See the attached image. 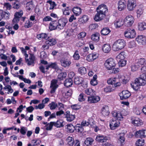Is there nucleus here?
I'll return each mask as SVG.
<instances>
[{"mask_svg":"<svg viewBox=\"0 0 146 146\" xmlns=\"http://www.w3.org/2000/svg\"><path fill=\"white\" fill-rule=\"evenodd\" d=\"M101 111L102 115L104 116H107L109 114V109L107 106H103Z\"/></svg>","mask_w":146,"mask_h":146,"instance_id":"6ab92c4d","label":"nucleus"},{"mask_svg":"<svg viewBox=\"0 0 146 146\" xmlns=\"http://www.w3.org/2000/svg\"><path fill=\"white\" fill-rule=\"evenodd\" d=\"M47 3H49L50 4V7L49 9L50 10L53 9L54 7L56 6V4L54 2L51 1H48Z\"/></svg>","mask_w":146,"mask_h":146,"instance_id":"4d7b16f0","label":"nucleus"},{"mask_svg":"<svg viewBox=\"0 0 146 146\" xmlns=\"http://www.w3.org/2000/svg\"><path fill=\"white\" fill-rule=\"evenodd\" d=\"M58 21H54L50 23L49 27L50 30H53L55 29H58Z\"/></svg>","mask_w":146,"mask_h":146,"instance_id":"412c9836","label":"nucleus"},{"mask_svg":"<svg viewBox=\"0 0 146 146\" xmlns=\"http://www.w3.org/2000/svg\"><path fill=\"white\" fill-rule=\"evenodd\" d=\"M49 68L56 69L58 68V66L56 62L50 63L46 66V70H48Z\"/></svg>","mask_w":146,"mask_h":146,"instance_id":"393cba45","label":"nucleus"},{"mask_svg":"<svg viewBox=\"0 0 146 146\" xmlns=\"http://www.w3.org/2000/svg\"><path fill=\"white\" fill-rule=\"evenodd\" d=\"M111 32L110 30L108 28H103L101 31V34L104 36L108 35Z\"/></svg>","mask_w":146,"mask_h":146,"instance_id":"c9c22d12","label":"nucleus"},{"mask_svg":"<svg viewBox=\"0 0 146 146\" xmlns=\"http://www.w3.org/2000/svg\"><path fill=\"white\" fill-rule=\"evenodd\" d=\"M126 2L125 0H119L117 3L118 10L121 11L125 9L126 7Z\"/></svg>","mask_w":146,"mask_h":146,"instance_id":"f8f14e48","label":"nucleus"},{"mask_svg":"<svg viewBox=\"0 0 146 146\" xmlns=\"http://www.w3.org/2000/svg\"><path fill=\"white\" fill-rule=\"evenodd\" d=\"M143 130H139L136 132L135 136L137 137L143 138Z\"/></svg>","mask_w":146,"mask_h":146,"instance_id":"c03bdc74","label":"nucleus"},{"mask_svg":"<svg viewBox=\"0 0 146 146\" xmlns=\"http://www.w3.org/2000/svg\"><path fill=\"white\" fill-rule=\"evenodd\" d=\"M66 89H64V90L65 92H63L62 93L63 95L65 97V98H67L70 97L72 93V90L71 89H68V90H65Z\"/></svg>","mask_w":146,"mask_h":146,"instance_id":"aec40b11","label":"nucleus"},{"mask_svg":"<svg viewBox=\"0 0 146 146\" xmlns=\"http://www.w3.org/2000/svg\"><path fill=\"white\" fill-rule=\"evenodd\" d=\"M81 10L80 8L77 7H74L72 10L76 16L79 15L81 14Z\"/></svg>","mask_w":146,"mask_h":146,"instance_id":"473e14b6","label":"nucleus"},{"mask_svg":"<svg viewBox=\"0 0 146 146\" xmlns=\"http://www.w3.org/2000/svg\"><path fill=\"white\" fill-rule=\"evenodd\" d=\"M37 38L39 40H41L43 38L46 39L48 38L47 35L45 33H42L38 35H37Z\"/></svg>","mask_w":146,"mask_h":146,"instance_id":"ea45409f","label":"nucleus"},{"mask_svg":"<svg viewBox=\"0 0 146 146\" xmlns=\"http://www.w3.org/2000/svg\"><path fill=\"white\" fill-rule=\"evenodd\" d=\"M54 126L57 127H62L63 125V121L61 120H58L56 122H53Z\"/></svg>","mask_w":146,"mask_h":146,"instance_id":"cd10ccee","label":"nucleus"},{"mask_svg":"<svg viewBox=\"0 0 146 146\" xmlns=\"http://www.w3.org/2000/svg\"><path fill=\"white\" fill-rule=\"evenodd\" d=\"M126 56V53L124 52H122L120 53L116 57L117 60H123Z\"/></svg>","mask_w":146,"mask_h":146,"instance_id":"a878e982","label":"nucleus"},{"mask_svg":"<svg viewBox=\"0 0 146 146\" xmlns=\"http://www.w3.org/2000/svg\"><path fill=\"white\" fill-rule=\"evenodd\" d=\"M23 14V11H20L19 12H16L14 14L15 17L18 18L19 19L22 17Z\"/></svg>","mask_w":146,"mask_h":146,"instance_id":"13d9d810","label":"nucleus"},{"mask_svg":"<svg viewBox=\"0 0 146 146\" xmlns=\"http://www.w3.org/2000/svg\"><path fill=\"white\" fill-rule=\"evenodd\" d=\"M136 40L140 44L144 45L146 43V36L139 35L136 38Z\"/></svg>","mask_w":146,"mask_h":146,"instance_id":"dca6fc26","label":"nucleus"},{"mask_svg":"<svg viewBox=\"0 0 146 146\" xmlns=\"http://www.w3.org/2000/svg\"><path fill=\"white\" fill-rule=\"evenodd\" d=\"M119 79L116 78H110L108 80L107 83L109 84L113 85L114 87H117L121 85V83L118 82Z\"/></svg>","mask_w":146,"mask_h":146,"instance_id":"9d476101","label":"nucleus"},{"mask_svg":"<svg viewBox=\"0 0 146 146\" xmlns=\"http://www.w3.org/2000/svg\"><path fill=\"white\" fill-rule=\"evenodd\" d=\"M67 74L66 72H62L58 75V78L60 80H61L65 78Z\"/></svg>","mask_w":146,"mask_h":146,"instance_id":"de8ad7c7","label":"nucleus"},{"mask_svg":"<svg viewBox=\"0 0 146 146\" xmlns=\"http://www.w3.org/2000/svg\"><path fill=\"white\" fill-rule=\"evenodd\" d=\"M134 20L133 16L131 15H129L126 16L123 20L124 25L127 27H131L133 23Z\"/></svg>","mask_w":146,"mask_h":146,"instance_id":"20e7f679","label":"nucleus"},{"mask_svg":"<svg viewBox=\"0 0 146 146\" xmlns=\"http://www.w3.org/2000/svg\"><path fill=\"white\" fill-rule=\"evenodd\" d=\"M72 83V80L71 78L66 79L64 82V85L67 87L70 86Z\"/></svg>","mask_w":146,"mask_h":146,"instance_id":"72a5a7b5","label":"nucleus"},{"mask_svg":"<svg viewBox=\"0 0 146 146\" xmlns=\"http://www.w3.org/2000/svg\"><path fill=\"white\" fill-rule=\"evenodd\" d=\"M136 0H128L127 8L129 11H132L135 9L137 6Z\"/></svg>","mask_w":146,"mask_h":146,"instance_id":"0eeeda50","label":"nucleus"},{"mask_svg":"<svg viewBox=\"0 0 146 146\" xmlns=\"http://www.w3.org/2000/svg\"><path fill=\"white\" fill-rule=\"evenodd\" d=\"M97 13L94 18V20L98 21L103 19L106 16V13L108 11L106 5L101 4L99 5L96 9Z\"/></svg>","mask_w":146,"mask_h":146,"instance_id":"f257e3e1","label":"nucleus"},{"mask_svg":"<svg viewBox=\"0 0 146 146\" xmlns=\"http://www.w3.org/2000/svg\"><path fill=\"white\" fill-rule=\"evenodd\" d=\"M67 131L68 132L72 133L75 129V127L71 124H68L67 125Z\"/></svg>","mask_w":146,"mask_h":146,"instance_id":"a19ab883","label":"nucleus"},{"mask_svg":"<svg viewBox=\"0 0 146 146\" xmlns=\"http://www.w3.org/2000/svg\"><path fill=\"white\" fill-rule=\"evenodd\" d=\"M102 146H114L112 142L110 140L107 141L104 144H102Z\"/></svg>","mask_w":146,"mask_h":146,"instance_id":"774afa93","label":"nucleus"},{"mask_svg":"<svg viewBox=\"0 0 146 146\" xmlns=\"http://www.w3.org/2000/svg\"><path fill=\"white\" fill-rule=\"evenodd\" d=\"M75 129L78 132L81 133L83 130V128L82 126L79 124H77L75 127Z\"/></svg>","mask_w":146,"mask_h":146,"instance_id":"3c124183","label":"nucleus"},{"mask_svg":"<svg viewBox=\"0 0 146 146\" xmlns=\"http://www.w3.org/2000/svg\"><path fill=\"white\" fill-rule=\"evenodd\" d=\"M100 100V97L97 96H91L88 97V101L90 103L98 102Z\"/></svg>","mask_w":146,"mask_h":146,"instance_id":"2eb2a0df","label":"nucleus"},{"mask_svg":"<svg viewBox=\"0 0 146 146\" xmlns=\"http://www.w3.org/2000/svg\"><path fill=\"white\" fill-rule=\"evenodd\" d=\"M110 140V138L102 135H98L96 137V140L98 142L104 144L107 141Z\"/></svg>","mask_w":146,"mask_h":146,"instance_id":"1a4fd4ad","label":"nucleus"},{"mask_svg":"<svg viewBox=\"0 0 146 146\" xmlns=\"http://www.w3.org/2000/svg\"><path fill=\"white\" fill-rule=\"evenodd\" d=\"M128 114V112L125 109H123L121 111H114L111 113L112 116L115 117L120 120H122L123 119V116H125Z\"/></svg>","mask_w":146,"mask_h":146,"instance_id":"7ed1b4c3","label":"nucleus"},{"mask_svg":"<svg viewBox=\"0 0 146 146\" xmlns=\"http://www.w3.org/2000/svg\"><path fill=\"white\" fill-rule=\"evenodd\" d=\"M86 68L84 67H81L78 69V72L81 75L84 74L86 73Z\"/></svg>","mask_w":146,"mask_h":146,"instance_id":"5fc2aeb1","label":"nucleus"},{"mask_svg":"<svg viewBox=\"0 0 146 146\" xmlns=\"http://www.w3.org/2000/svg\"><path fill=\"white\" fill-rule=\"evenodd\" d=\"M33 3L31 1L27 2L26 4V7L27 10L30 11L33 8Z\"/></svg>","mask_w":146,"mask_h":146,"instance_id":"603ef678","label":"nucleus"},{"mask_svg":"<svg viewBox=\"0 0 146 146\" xmlns=\"http://www.w3.org/2000/svg\"><path fill=\"white\" fill-rule=\"evenodd\" d=\"M131 120L132 123L135 126H138L142 124V121L138 118L135 117L134 118H132Z\"/></svg>","mask_w":146,"mask_h":146,"instance_id":"a211bd4d","label":"nucleus"},{"mask_svg":"<svg viewBox=\"0 0 146 146\" xmlns=\"http://www.w3.org/2000/svg\"><path fill=\"white\" fill-rule=\"evenodd\" d=\"M124 34L125 37L131 38H134L136 35L135 31L133 29H127L125 31Z\"/></svg>","mask_w":146,"mask_h":146,"instance_id":"423d86ee","label":"nucleus"},{"mask_svg":"<svg viewBox=\"0 0 146 146\" xmlns=\"http://www.w3.org/2000/svg\"><path fill=\"white\" fill-rule=\"evenodd\" d=\"M111 50V46L109 44H104L102 47V50L105 53H108Z\"/></svg>","mask_w":146,"mask_h":146,"instance_id":"5701e85b","label":"nucleus"},{"mask_svg":"<svg viewBox=\"0 0 146 146\" xmlns=\"http://www.w3.org/2000/svg\"><path fill=\"white\" fill-rule=\"evenodd\" d=\"M131 95L130 93L128 90L123 91L119 96L121 100L126 99L129 98Z\"/></svg>","mask_w":146,"mask_h":146,"instance_id":"f3484780","label":"nucleus"},{"mask_svg":"<svg viewBox=\"0 0 146 146\" xmlns=\"http://www.w3.org/2000/svg\"><path fill=\"white\" fill-rule=\"evenodd\" d=\"M74 59L75 60H78L80 57V56L79 54L78 51L77 50L75 51L74 54L73 56Z\"/></svg>","mask_w":146,"mask_h":146,"instance_id":"0e129e2a","label":"nucleus"},{"mask_svg":"<svg viewBox=\"0 0 146 146\" xmlns=\"http://www.w3.org/2000/svg\"><path fill=\"white\" fill-rule=\"evenodd\" d=\"M66 141L67 144L70 146H72L74 144V139L72 137H68L66 139Z\"/></svg>","mask_w":146,"mask_h":146,"instance_id":"bb28decb","label":"nucleus"},{"mask_svg":"<svg viewBox=\"0 0 146 146\" xmlns=\"http://www.w3.org/2000/svg\"><path fill=\"white\" fill-rule=\"evenodd\" d=\"M135 80L136 82H137L140 86H144L146 84V81L140 78H136Z\"/></svg>","mask_w":146,"mask_h":146,"instance_id":"49530a36","label":"nucleus"},{"mask_svg":"<svg viewBox=\"0 0 146 146\" xmlns=\"http://www.w3.org/2000/svg\"><path fill=\"white\" fill-rule=\"evenodd\" d=\"M139 67V65L137 63L133 64L131 66V71L133 72L137 70Z\"/></svg>","mask_w":146,"mask_h":146,"instance_id":"a18cd8bd","label":"nucleus"},{"mask_svg":"<svg viewBox=\"0 0 146 146\" xmlns=\"http://www.w3.org/2000/svg\"><path fill=\"white\" fill-rule=\"evenodd\" d=\"M60 62L61 65L65 68L69 67L71 63L69 60L65 58H61Z\"/></svg>","mask_w":146,"mask_h":146,"instance_id":"ddd939ff","label":"nucleus"},{"mask_svg":"<svg viewBox=\"0 0 146 146\" xmlns=\"http://www.w3.org/2000/svg\"><path fill=\"white\" fill-rule=\"evenodd\" d=\"M144 12L143 7L141 6L138 8L136 10L137 17V18H140Z\"/></svg>","mask_w":146,"mask_h":146,"instance_id":"b1692460","label":"nucleus"},{"mask_svg":"<svg viewBox=\"0 0 146 146\" xmlns=\"http://www.w3.org/2000/svg\"><path fill=\"white\" fill-rule=\"evenodd\" d=\"M131 87L135 90H137L140 86L138 83L136 82V80H135L134 82L131 83Z\"/></svg>","mask_w":146,"mask_h":146,"instance_id":"c756f323","label":"nucleus"},{"mask_svg":"<svg viewBox=\"0 0 146 146\" xmlns=\"http://www.w3.org/2000/svg\"><path fill=\"white\" fill-rule=\"evenodd\" d=\"M136 63L139 65V67L142 66H144L146 65V60L143 58H141L138 60Z\"/></svg>","mask_w":146,"mask_h":146,"instance_id":"2f4dec72","label":"nucleus"},{"mask_svg":"<svg viewBox=\"0 0 146 146\" xmlns=\"http://www.w3.org/2000/svg\"><path fill=\"white\" fill-rule=\"evenodd\" d=\"M12 8L11 4L9 3H4L3 8L5 11L10 10Z\"/></svg>","mask_w":146,"mask_h":146,"instance_id":"79ce46f5","label":"nucleus"},{"mask_svg":"<svg viewBox=\"0 0 146 146\" xmlns=\"http://www.w3.org/2000/svg\"><path fill=\"white\" fill-rule=\"evenodd\" d=\"M94 141V139L91 137H88L86 139L85 141V144L87 146L91 145Z\"/></svg>","mask_w":146,"mask_h":146,"instance_id":"4c0bfd02","label":"nucleus"},{"mask_svg":"<svg viewBox=\"0 0 146 146\" xmlns=\"http://www.w3.org/2000/svg\"><path fill=\"white\" fill-rule=\"evenodd\" d=\"M3 89L5 90L8 91L7 92V94H9L10 93H12L13 92V90L11 86L9 85L5 86L3 88Z\"/></svg>","mask_w":146,"mask_h":146,"instance_id":"58836bf2","label":"nucleus"},{"mask_svg":"<svg viewBox=\"0 0 146 146\" xmlns=\"http://www.w3.org/2000/svg\"><path fill=\"white\" fill-rule=\"evenodd\" d=\"M124 25L123 20L122 19H119L118 20L115 21L114 22V25L116 28H120Z\"/></svg>","mask_w":146,"mask_h":146,"instance_id":"4be33fe9","label":"nucleus"},{"mask_svg":"<svg viewBox=\"0 0 146 146\" xmlns=\"http://www.w3.org/2000/svg\"><path fill=\"white\" fill-rule=\"evenodd\" d=\"M92 40L95 41H98L99 40V35L98 33H96L93 34L91 36Z\"/></svg>","mask_w":146,"mask_h":146,"instance_id":"37998d69","label":"nucleus"},{"mask_svg":"<svg viewBox=\"0 0 146 146\" xmlns=\"http://www.w3.org/2000/svg\"><path fill=\"white\" fill-rule=\"evenodd\" d=\"M104 91L106 93L110 92L113 90L111 86H107L104 89Z\"/></svg>","mask_w":146,"mask_h":146,"instance_id":"338daca9","label":"nucleus"},{"mask_svg":"<svg viewBox=\"0 0 146 146\" xmlns=\"http://www.w3.org/2000/svg\"><path fill=\"white\" fill-rule=\"evenodd\" d=\"M33 23L30 22L29 20H28L26 21L25 25V27L26 28H28L32 25Z\"/></svg>","mask_w":146,"mask_h":146,"instance_id":"69168bd1","label":"nucleus"},{"mask_svg":"<svg viewBox=\"0 0 146 146\" xmlns=\"http://www.w3.org/2000/svg\"><path fill=\"white\" fill-rule=\"evenodd\" d=\"M85 93L88 95H94L96 94L95 91L92 88H87L85 90Z\"/></svg>","mask_w":146,"mask_h":146,"instance_id":"f704fd0d","label":"nucleus"},{"mask_svg":"<svg viewBox=\"0 0 146 146\" xmlns=\"http://www.w3.org/2000/svg\"><path fill=\"white\" fill-rule=\"evenodd\" d=\"M138 28L140 31L146 29V23L144 22L139 23L138 24Z\"/></svg>","mask_w":146,"mask_h":146,"instance_id":"7c9ffc66","label":"nucleus"},{"mask_svg":"<svg viewBox=\"0 0 146 146\" xmlns=\"http://www.w3.org/2000/svg\"><path fill=\"white\" fill-rule=\"evenodd\" d=\"M27 131V128L25 127H22L21 128L20 131L21 133L23 135H25Z\"/></svg>","mask_w":146,"mask_h":146,"instance_id":"bf43d9fd","label":"nucleus"},{"mask_svg":"<svg viewBox=\"0 0 146 146\" xmlns=\"http://www.w3.org/2000/svg\"><path fill=\"white\" fill-rule=\"evenodd\" d=\"M57 104L54 102H52L49 104V106L51 110L55 109L57 107Z\"/></svg>","mask_w":146,"mask_h":146,"instance_id":"680f3d73","label":"nucleus"},{"mask_svg":"<svg viewBox=\"0 0 146 146\" xmlns=\"http://www.w3.org/2000/svg\"><path fill=\"white\" fill-rule=\"evenodd\" d=\"M126 42L123 39H119L116 40L113 45L112 48L114 51H117L123 48L125 46Z\"/></svg>","mask_w":146,"mask_h":146,"instance_id":"f03ea898","label":"nucleus"},{"mask_svg":"<svg viewBox=\"0 0 146 146\" xmlns=\"http://www.w3.org/2000/svg\"><path fill=\"white\" fill-rule=\"evenodd\" d=\"M83 81V78L81 77H77L74 78V83L75 84L79 85L81 84Z\"/></svg>","mask_w":146,"mask_h":146,"instance_id":"e433bc0d","label":"nucleus"},{"mask_svg":"<svg viewBox=\"0 0 146 146\" xmlns=\"http://www.w3.org/2000/svg\"><path fill=\"white\" fill-rule=\"evenodd\" d=\"M116 119H112L110 121V126L111 129L114 130L118 127L120 124V120L115 117Z\"/></svg>","mask_w":146,"mask_h":146,"instance_id":"6e6552de","label":"nucleus"},{"mask_svg":"<svg viewBox=\"0 0 146 146\" xmlns=\"http://www.w3.org/2000/svg\"><path fill=\"white\" fill-rule=\"evenodd\" d=\"M46 43L49 46L53 45L56 43V41L55 39H51L46 41Z\"/></svg>","mask_w":146,"mask_h":146,"instance_id":"09e8293b","label":"nucleus"},{"mask_svg":"<svg viewBox=\"0 0 146 146\" xmlns=\"http://www.w3.org/2000/svg\"><path fill=\"white\" fill-rule=\"evenodd\" d=\"M53 125H54L53 122H51L47 124L45 126L46 130H51L52 129Z\"/></svg>","mask_w":146,"mask_h":146,"instance_id":"e2e57ef3","label":"nucleus"},{"mask_svg":"<svg viewBox=\"0 0 146 146\" xmlns=\"http://www.w3.org/2000/svg\"><path fill=\"white\" fill-rule=\"evenodd\" d=\"M25 57L26 62L29 66L31 65H34V61L35 60V57L34 54H29V58H27Z\"/></svg>","mask_w":146,"mask_h":146,"instance_id":"4468645a","label":"nucleus"},{"mask_svg":"<svg viewBox=\"0 0 146 146\" xmlns=\"http://www.w3.org/2000/svg\"><path fill=\"white\" fill-rule=\"evenodd\" d=\"M66 117L68 121L71 122L74 120L75 117L74 115L71 114L69 115H67V116Z\"/></svg>","mask_w":146,"mask_h":146,"instance_id":"6e6d98bb","label":"nucleus"},{"mask_svg":"<svg viewBox=\"0 0 146 146\" xmlns=\"http://www.w3.org/2000/svg\"><path fill=\"white\" fill-rule=\"evenodd\" d=\"M104 64L106 67L109 70H111L115 66L114 60L111 58L107 59Z\"/></svg>","mask_w":146,"mask_h":146,"instance_id":"39448f33","label":"nucleus"},{"mask_svg":"<svg viewBox=\"0 0 146 146\" xmlns=\"http://www.w3.org/2000/svg\"><path fill=\"white\" fill-rule=\"evenodd\" d=\"M3 18L5 19H8L10 17V13L9 12L2 11V12Z\"/></svg>","mask_w":146,"mask_h":146,"instance_id":"8fccbe9b","label":"nucleus"},{"mask_svg":"<svg viewBox=\"0 0 146 146\" xmlns=\"http://www.w3.org/2000/svg\"><path fill=\"white\" fill-rule=\"evenodd\" d=\"M88 20V16L86 15H84L78 19V22L80 23H83L86 22Z\"/></svg>","mask_w":146,"mask_h":146,"instance_id":"c85d7f7f","label":"nucleus"},{"mask_svg":"<svg viewBox=\"0 0 146 146\" xmlns=\"http://www.w3.org/2000/svg\"><path fill=\"white\" fill-rule=\"evenodd\" d=\"M118 62V64L119 66L123 67L125 66L126 64V61L123 60H117Z\"/></svg>","mask_w":146,"mask_h":146,"instance_id":"052dcab7","label":"nucleus"},{"mask_svg":"<svg viewBox=\"0 0 146 146\" xmlns=\"http://www.w3.org/2000/svg\"><path fill=\"white\" fill-rule=\"evenodd\" d=\"M58 22L65 26L68 22V20L66 18H63L59 19Z\"/></svg>","mask_w":146,"mask_h":146,"instance_id":"864d4df0","label":"nucleus"},{"mask_svg":"<svg viewBox=\"0 0 146 146\" xmlns=\"http://www.w3.org/2000/svg\"><path fill=\"white\" fill-rule=\"evenodd\" d=\"M58 81L56 79H53L51 81L50 87L51 88L50 93L51 94L54 93L56 89L58 88V85L57 84Z\"/></svg>","mask_w":146,"mask_h":146,"instance_id":"9b49d317","label":"nucleus"}]
</instances>
